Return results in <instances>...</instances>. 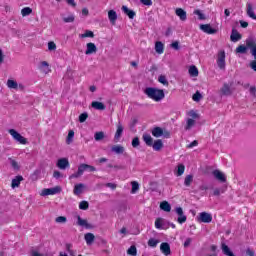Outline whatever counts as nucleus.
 <instances>
[{
  "mask_svg": "<svg viewBox=\"0 0 256 256\" xmlns=\"http://www.w3.org/2000/svg\"><path fill=\"white\" fill-rule=\"evenodd\" d=\"M157 245H159V240L155 238H150L148 240V247H157Z\"/></svg>",
  "mask_w": 256,
  "mask_h": 256,
  "instance_id": "nucleus-45",
  "label": "nucleus"
},
{
  "mask_svg": "<svg viewBox=\"0 0 256 256\" xmlns=\"http://www.w3.org/2000/svg\"><path fill=\"white\" fill-rule=\"evenodd\" d=\"M160 209L162 211H165L166 213H170L171 212V204H169V202H167V201H163L160 204Z\"/></svg>",
  "mask_w": 256,
  "mask_h": 256,
  "instance_id": "nucleus-31",
  "label": "nucleus"
},
{
  "mask_svg": "<svg viewBox=\"0 0 256 256\" xmlns=\"http://www.w3.org/2000/svg\"><path fill=\"white\" fill-rule=\"evenodd\" d=\"M194 15H198L200 21H205V14H203L201 10H195Z\"/></svg>",
  "mask_w": 256,
  "mask_h": 256,
  "instance_id": "nucleus-52",
  "label": "nucleus"
},
{
  "mask_svg": "<svg viewBox=\"0 0 256 256\" xmlns=\"http://www.w3.org/2000/svg\"><path fill=\"white\" fill-rule=\"evenodd\" d=\"M62 20L64 23H73L75 21V15L70 14L69 16L64 17Z\"/></svg>",
  "mask_w": 256,
  "mask_h": 256,
  "instance_id": "nucleus-49",
  "label": "nucleus"
},
{
  "mask_svg": "<svg viewBox=\"0 0 256 256\" xmlns=\"http://www.w3.org/2000/svg\"><path fill=\"white\" fill-rule=\"evenodd\" d=\"M111 151L116 153V155H123V153H125V148L121 145H114L112 146Z\"/></svg>",
  "mask_w": 256,
  "mask_h": 256,
  "instance_id": "nucleus-23",
  "label": "nucleus"
},
{
  "mask_svg": "<svg viewBox=\"0 0 256 256\" xmlns=\"http://www.w3.org/2000/svg\"><path fill=\"white\" fill-rule=\"evenodd\" d=\"M48 49H49V51H55V49H57V44H55V42H53V41H50L48 43Z\"/></svg>",
  "mask_w": 256,
  "mask_h": 256,
  "instance_id": "nucleus-57",
  "label": "nucleus"
},
{
  "mask_svg": "<svg viewBox=\"0 0 256 256\" xmlns=\"http://www.w3.org/2000/svg\"><path fill=\"white\" fill-rule=\"evenodd\" d=\"M91 107L92 109H96V111H105L106 106L103 102H99V101H93L91 103Z\"/></svg>",
  "mask_w": 256,
  "mask_h": 256,
  "instance_id": "nucleus-16",
  "label": "nucleus"
},
{
  "mask_svg": "<svg viewBox=\"0 0 256 256\" xmlns=\"http://www.w3.org/2000/svg\"><path fill=\"white\" fill-rule=\"evenodd\" d=\"M131 185H132V189H131L132 194H135L136 192L139 191V183L137 181L131 182Z\"/></svg>",
  "mask_w": 256,
  "mask_h": 256,
  "instance_id": "nucleus-46",
  "label": "nucleus"
},
{
  "mask_svg": "<svg viewBox=\"0 0 256 256\" xmlns=\"http://www.w3.org/2000/svg\"><path fill=\"white\" fill-rule=\"evenodd\" d=\"M121 135H123V124H121V122H119L117 124V130L115 133V139H119L121 137Z\"/></svg>",
  "mask_w": 256,
  "mask_h": 256,
  "instance_id": "nucleus-33",
  "label": "nucleus"
},
{
  "mask_svg": "<svg viewBox=\"0 0 256 256\" xmlns=\"http://www.w3.org/2000/svg\"><path fill=\"white\" fill-rule=\"evenodd\" d=\"M212 175L215 177V179H217L221 183H227V177L220 170H214L212 172Z\"/></svg>",
  "mask_w": 256,
  "mask_h": 256,
  "instance_id": "nucleus-9",
  "label": "nucleus"
},
{
  "mask_svg": "<svg viewBox=\"0 0 256 256\" xmlns=\"http://www.w3.org/2000/svg\"><path fill=\"white\" fill-rule=\"evenodd\" d=\"M142 139L144 143L147 145V147L153 146V137H151V134L144 133Z\"/></svg>",
  "mask_w": 256,
  "mask_h": 256,
  "instance_id": "nucleus-20",
  "label": "nucleus"
},
{
  "mask_svg": "<svg viewBox=\"0 0 256 256\" xmlns=\"http://www.w3.org/2000/svg\"><path fill=\"white\" fill-rule=\"evenodd\" d=\"M10 165L11 167H13L15 170L19 169V164L17 163V161H15L14 159H10Z\"/></svg>",
  "mask_w": 256,
  "mask_h": 256,
  "instance_id": "nucleus-60",
  "label": "nucleus"
},
{
  "mask_svg": "<svg viewBox=\"0 0 256 256\" xmlns=\"http://www.w3.org/2000/svg\"><path fill=\"white\" fill-rule=\"evenodd\" d=\"M8 133H10L11 137H13L17 143H20V145H27V138L23 137L17 130L10 129L8 130Z\"/></svg>",
  "mask_w": 256,
  "mask_h": 256,
  "instance_id": "nucleus-2",
  "label": "nucleus"
},
{
  "mask_svg": "<svg viewBox=\"0 0 256 256\" xmlns=\"http://www.w3.org/2000/svg\"><path fill=\"white\" fill-rule=\"evenodd\" d=\"M200 29L203 33H207V35H215L217 33V29L211 27V24H201Z\"/></svg>",
  "mask_w": 256,
  "mask_h": 256,
  "instance_id": "nucleus-7",
  "label": "nucleus"
},
{
  "mask_svg": "<svg viewBox=\"0 0 256 256\" xmlns=\"http://www.w3.org/2000/svg\"><path fill=\"white\" fill-rule=\"evenodd\" d=\"M108 19L112 25L117 23V12L115 10L108 11Z\"/></svg>",
  "mask_w": 256,
  "mask_h": 256,
  "instance_id": "nucleus-21",
  "label": "nucleus"
},
{
  "mask_svg": "<svg viewBox=\"0 0 256 256\" xmlns=\"http://www.w3.org/2000/svg\"><path fill=\"white\" fill-rule=\"evenodd\" d=\"M247 49H249V47L247 46V39H246V46L245 45H239L236 48V53H241L242 55H244L245 53H247Z\"/></svg>",
  "mask_w": 256,
  "mask_h": 256,
  "instance_id": "nucleus-34",
  "label": "nucleus"
},
{
  "mask_svg": "<svg viewBox=\"0 0 256 256\" xmlns=\"http://www.w3.org/2000/svg\"><path fill=\"white\" fill-rule=\"evenodd\" d=\"M191 183H193V175H187L184 179L185 187H191Z\"/></svg>",
  "mask_w": 256,
  "mask_h": 256,
  "instance_id": "nucleus-38",
  "label": "nucleus"
},
{
  "mask_svg": "<svg viewBox=\"0 0 256 256\" xmlns=\"http://www.w3.org/2000/svg\"><path fill=\"white\" fill-rule=\"evenodd\" d=\"M153 137L159 138L163 137V128L161 127H154L151 131Z\"/></svg>",
  "mask_w": 256,
  "mask_h": 256,
  "instance_id": "nucleus-27",
  "label": "nucleus"
},
{
  "mask_svg": "<svg viewBox=\"0 0 256 256\" xmlns=\"http://www.w3.org/2000/svg\"><path fill=\"white\" fill-rule=\"evenodd\" d=\"M192 99H193V101H196L197 103H199V101H201V99H203V95H201V92L196 91V93L193 94Z\"/></svg>",
  "mask_w": 256,
  "mask_h": 256,
  "instance_id": "nucleus-48",
  "label": "nucleus"
},
{
  "mask_svg": "<svg viewBox=\"0 0 256 256\" xmlns=\"http://www.w3.org/2000/svg\"><path fill=\"white\" fill-rule=\"evenodd\" d=\"M199 223H211L213 221V216L207 212H201L197 217Z\"/></svg>",
  "mask_w": 256,
  "mask_h": 256,
  "instance_id": "nucleus-5",
  "label": "nucleus"
},
{
  "mask_svg": "<svg viewBox=\"0 0 256 256\" xmlns=\"http://www.w3.org/2000/svg\"><path fill=\"white\" fill-rule=\"evenodd\" d=\"M65 249H66L67 253L69 254V256H75V252L73 251V244L67 243L65 245Z\"/></svg>",
  "mask_w": 256,
  "mask_h": 256,
  "instance_id": "nucleus-40",
  "label": "nucleus"
},
{
  "mask_svg": "<svg viewBox=\"0 0 256 256\" xmlns=\"http://www.w3.org/2000/svg\"><path fill=\"white\" fill-rule=\"evenodd\" d=\"M7 87L8 89H18L19 84L17 83V81L9 79L7 81Z\"/></svg>",
  "mask_w": 256,
  "mask_h": 256,
  "instance_id": "nucleus-36",
  "label": "nucleus"
},
{
  "mask_svg": "<svg viewBox=\"0 0 256 256\" xmlns=\"http://www.w3.org/2000/svg\"><path fill=\"white\" fill-rule=\"evenodd\" d=\"M145 95L149 97V99H152L153 101L159 102L162 101V99H165V92L161 89L153 88V87H147L144 90Z\"/></svg>",
  "mask_w": 256,
  "mask_h": 256,
  "instance_id": "nucleus-1",
  "label": "nucleus"
},
{
  "mask_svg": "<svg viewBox=\"0 0 256 256\" xmlns=\"http://www.w3.org/2000/svg\"><path fill=\"white\" fill-rule=\"evenodd\" d=\"M95 141H102V139H105V133L103 131L96 132L94 135Z\"/></svg>",
  "mask_w": 256,
  "mask_h": 256,
  "instance_id": "nucleus-41",
  "label": "nucleus"
},
{
  "mask_svg": "<svg viewBox=\"0 0 256 256\" xmlns=\"http://www.w3.org/2000/svg\"><path fill=\"white\" fill-rule=\"evenodd\" d=\"M81 39H87L89 37L90 39H93L95 37V33L91 30H86L85 33L80 35Z\"/></svg>",
  "mask_w": 256,
  "mask_h": 256,
  "instance_id": "nucleus-37",
  "label": "nucleus"
},
{
  "mask_svg": "<svg viewBox=\"0 0 256 256\" xmlns=\"http://www.w3.org/2000/svg\"><path fill=\"white\" fill-rule=\"evenodd\" d=\"M95 53H97V46L95 45V43L93 42L87 43L85 55H93Z\"/></svg>",
  "mask_w": 256,
  "mask_h": 256,
  "instance_id": "nucleus-10",
  "label": "nucleus"
},
{
  "mask_svg": "<svg viewBox=\"0 0 256 256\" xmlns=\"http://www.w3.org/2000/svg\"><path fill=\"white\" fill-rule=\"evenodd\" d=\"M127 254L137 256V247H135V245L130 246V248L127 250Z\"/></svg>",
  "mask_w": 256,
  "mask_h": 256,
  "instance_id": "nucleus-43",
  "label": "nucleus"
},
{
  "mask_svg": "<svg viewBox=\"0 0 256 256\" xmlns=\"http://www.w3.org/2000/svg\"><path fill=\"white\" fill-rule=\"evenodd\" d=\"M87 171V164H80L78 167V172L83 175Z\"/></svg>",
  "mask_w": 256,
  "mask_h": 256,
  "instance_id": "nucleus-55",
  "label": "nucleus"
},
{
  "mask_svg": "<svg viewBox=\"0 0 256 256\" xmlns=\"http://www.w3.org/2000/svg\"><path fill=\"white\" fill-rule=\"evenodd\" d=\"M193 127H195V120L188 118L186 121L185 131H190Z\"/></svg>",
  "mask_w": 256,
  "mask_h": 256,
  "instance_id": "nucleus-35",
  "label": "nucleus"
},
{
  "mask_svg": "<svg viewBox=\"0 0 256 256\" xmlns=\"http://www.w3.org/2000/svg\"><path fill=\"white\" fill-rule=\"evenodd\" d=\"M158 81L159 83H161L162 85H169V82L167 81V77H165L164 75H160L158 77Z\"/></svg>",
  "mask_w": 256,
  "mask_h": 256,
  "instance_id": "nucleus-51",
  "label": "nucleus"
},
{
  "mask_svg": "<svg viewBox=\"0 0 256 256\" xmlns=\"http://www.w3.org/2000/svg\"><path fill=\"white\" fill-rule=\"evenodd\" d=\"M247 47L250 49L251 55L254 56V60L250 62V65H256V42L252 38H248Z\"/></svg>",
  "mask_w": 256,
  "mask_h": 256,
  "instance_id": "nucleus-3",
  "label": "nucleus"
},
{
  "mask_svg": "<svg viewBox=\"0 0 256 256\" xmlns=\"http://www.w3.org/2000/svg\"><path fill=\"white\" fill-rule=\"evenodd\" d=\"M73 137H75V132L73 130H70L68 132V136L66 139V143L69 145L70 143H73Z\"/></svg>",
  "mask_w": 256,
  "mask_h": 256,
  "instance_id": "nucleus-42",
  "label": "nucleus"
},
{
  "mask_svg": "<svg viewBox=\"0 0 256 256\" xmlns=\"http://www.w3.org/2000/svg\"><path fill=\"white\" fill-rule=\"evenodd\" d=\"M56 223H67V217L59 216L56 218Z\"/></svg>",
  "mask_w": 256,
  "mask_h": 256,
  "instance_id": "nucleus-59",
  "label": "nucleus"
},
{
  "mask_svg": "<svg viewBox=\"0 0 256 256\" xmlns=\"http://www.w3.org/2000/svg\"><path fill=\"white\" fill-rule=\"evenodd\" d=\"M226 191H227V187L215 188V189L213 190L212 195H213L214 197H219V196L223 195V193H225Z\"/></svg>",
  "mask_w": 256,
  "mask_h": 256,
  "instance_id": "nucleus-28",
  "label": "nucleus"
},
{
  "mask_svg": "<svg viewBox=\"0 0 256 256\" xmlns=\"http://www.w3.org/2000/svg\"><path fill=\"white\" fill-rule=\"evenodd\" d=\"M231 87H233V82H230L229 84L224 83L223 87L221 88L222 95L229 96L233 93L231 90Z\"/></svg>",
  "mask_w": 256,
  "mask_h": 256,
  "instance_id": "nucleus-11",
  "label": "nucleus"
},
{
  "mask_svg": "<svg viewBox=\"0 0 256 256\" xmlns=\"http://www.w3.org/2000/svg\"><path fill=\"white\" fill-rule=\"evenodd\" d=\"M221 250H222L223 255H226V256H235V254L233 253V251H231V248H229V246H227V244H225V243H222V244H221Z\"/></svg>",
  "mask_w": 256,
  "mask_h": 256,
  "instance_id": "nucleus-19",
  "label": "nucleus"
},
{
  "mask_svg": "<svg viewBox=\"0 0 256 256\" xmlns=\"http://www.w3.org/2000/svg\"><path fill=\"white\" fill-rule=\"evenodd\" d=\"M141 145V141L139 140V137H135L132 140V147L137 148Z\"/></svg>",
  "mask_w": 256,
  "mask_h": 256,
  "instance_id": "nucleus-54",
  "label": "nucleus"
},
{
  "mask_svg": "<svg viewBox=\"0 0 256 256\" xmlns=\"http://www.w3.org/2000/svg\"><path fill=\"white\" fill-rule=\"evenodd\" d=\"M84 239L87 245H93V241H95V235L93 233H86Z\"/></svg>",
  "mask_w": 256,
  "mask_h": 256,
  "instance_id": "nucleus-29",
  "label": "nucleus"
},
{
  "mask_svg": "<svg viewBox=\"0 0 256 256\" xmlns=\"http://www.w3.org/2000/svg\"><path fill=\"white\" fill-rule=\"evenodd\" d=\"M140 2L142 3V5H146L148 7L153 5V1L152 0H140Z\"/></svg>",
  "mask_w": 256,
  "mask_h": 256,
  "instance_id": "nucleus-61",
  "label": "nucleus"
},
{
  "mask_svg": "<svg viewBox=\"0 0 256 256\" xmlns=\"http://www.w3.org/2000/svg\"><path fill=\"white\" fill-rule=\"evenodd\" d=\"M225 63V51H220L218 53L217 65H223Z\"/></svg>",
  "mask_w": 256,
  "mask_h": 256,
  "instance_id": "nucleus-32",
  "label": "nucleus"
},
{
  "mask_svg": "<svg viewBox=\"0 0 256 256\" xmlns=\"http://www.w3.org/2000/svg\"><path fill=\"white\" fill-rule=\"evenodd\" d=\"M160 251H161V253H163V255L169 256V255H171V246L169 245V243L163 242L160 245Z\"/></svg>",
  "mask_w": 256,
  "mask_h": 256,
  "instance_id": "nucleus-12",
  "label": "nucleus"
},
{
  "mask_svg": "<svg viewBox=\"0 0 256 256\" xmlns=\"http://www.w3.org/2000/svg\"><path fill=\"white\" fill-rule=\"evenodd\" d=\"M83 189H85V184L83 183L76 184L73 190L74 195H81V193H83Z\"/></svg>",
  "mask_w": 256,
  "mask_h": 256,
  "instance_id": "nucleus-25",
  "label": "nucleus"
},
{
  "mask_svg": "<svg viewBox=\"0 0 256 256\" xmlns=\"http://www.w3.org/2000/svg\"><path fill=\"white\" fill-rule=\"evenodd\" d=\"M242 38H243V36L241 35V33H239V31H237V29L233 28L231 36H230L231 41L233 43H237V41H241Z\"/></svg>",
  "mask_w": 256,
  "mask_h": 256,
  "instance_id": "nucleus-13",
  "label": "nucleus"
},
{
  "mask_svg": "<svg viewBox=\"0 0 256 256\" xmlns=\"http://www.w3.org/2000/svg\"><path fill=\"white\" fill-rule=\"evenodd\" d=\"M79 209H81L82 211H87V209H89V202L81 201L79 203Z\"/></svg>",
  "mask_w": 256,
  "mask_h": 256,
  "instance_id": "nucleus-47",
  "label": "nucleus"
},
{
  "mask_svg": "<svg viewBox=\"0 0 256 256\" xmlns=\"http://www.w3.org/2000/svg\"><path fill=\"white\" fill-rule=\"evenodd\" d=\"M183 173H185V165L180 164V165H178V167H177V173H176V175H177V177H181V175H183Z\"/></svg>",
  "mask_w": 256,
  "mask_h": 256,
  "instance_id": "nucleus-44",
  "label": "nucleus"
},
{
  "mask_svg": "<svg viewBox=\"0 0 256 256\" xmlns=\"http://www.w3.org/2000/svg\"><path fill=\"white\" fill-rule=\"evenodd\" d=\"M246 7H247L246 13H247L248 17H250V19H254V21H256V14H255V10H253V4L247 3Z\"/></svg>",
  "mask_w": 256,
  "mask_h": 256,
  "instance_id": "nucleus-14",
  "label": "nucleus"
},
{
  "mask_svg": "<svg viewBox=\"0 0 256 256\" xmlns=\"http://www.w3.org/2000/svg\"><path fill=\"white\" fill-rule=\"evenodd\" d=\"M177 17H179L180 21H187V12L182 8H177L175 10Z\"/></svg>",
  "mask_w": 256,
  "mask_h": 256,
  "instance_id": "nucleus-17",
  "label": "nucleus"
},
{
  "mask_svg": "<svg viewBox=\"0 0 256 256\" xmlns=\"http://www.w3.org/2000/svg\"><path fill=\"white\" fill-rule=\"evenodd\" d=\"M39 69H40V71H42V73H46V74L49 73V71H51L49 69V65H40Z\"/></svg>",
  "mask_w": 256,
  "mask_h": 256,
  "instance_id": "nucleus-56",
  "label": "nucleus"
},
{
  "mask_svg": "<svg viewBox=\"0 0 256 256\" xmlns=\"http://www.w3.org/2000/svg\"><path fill=\"white\" fill-rule=\"evenodd\" d=\"M246 255L255 256V251H253V249H251V248H247Z\"/></svg>",
  "mask_w": 256,
  "mask_h": 256,
  "instance_id": "nucleus-63",
  "label": "nucleus"
},
{
  "mask_svg": "<svg viewBox=\"0 0 256 256\" xmlns=\"http://www.w3.org/2000/svg\"><path fill=\"white\" fill-rule=\"evenodd\" d=\"M192 239L191 238H187L185 241H184V247H189V245H191L192 243Z\"/></svg>",
  "mask_w": 256,
  "mask_h": 256,
  "instance_id": "nucleus-64",
  "label": "nucleus"
},
{
  "mask_svg": "<svg viewBox=\"0 0 256 256\" xmlns=\"http://www.w3.org/2000/svg\"><path fill=\"white\" fill-rule=\"evenodd\" d=\"M122 11L129 17V19H135V11L128 9L127 6H122Z\"/></svg>",
  "mask_w": 256,
  "mask_h": 256,
  "instance_id": "nucleus-26",
  "label": "nucleus"
},
{
  "mask_svg": "<svg viewBox=\"0 0 256 256\" xmlns=\"http://www.w3.org/2000/svg\"><path fill=\"white\" fill-rule=\"evenodd\" d=\"M188 73H189L190 77H198L199 69H197V66H195V65L190 66Z\"/></svg>",
  "mask_w": 256,
  "mask_h": 256,
  "instance_id": "nucleus-30",
  "label": "nucleus"
},
{
  "mask_svg": "<svg viewBox=\"0 0 256 256\" xmlns=\"http://www.w3.org/2000/svg\"><path fill=\"white\" fill-rule=\"evenodd\" d=\"M57 193H61V187L56 186L54 188H45L42 190V197H47V195H57Z\"/></svg>",
  "mask_w": 256,
  "mask_h": 256,
  "instance_id": "nucleus-4",
  "label": "nucleus"
},
{
  "mask_svg": "<svg viewBox=\"0 0 256 256\" xmlns=\"http://www.w3.org/2000/svg\"><path fill=\"white\" fill-rule=\"evenodd\" d=\"M88 117H89V114H87V112H84V113L80 114L79 122L80 123H85L87 121Z\"/></svg>",
  "mask_w": 256,
  "mask_h": 256,
  "instance_id": "nucleus-50",
  "label": "nucleus"
},
{
  "mask_svg": "<svg viewBox=\"0 0 256 256\" xmlns=\"http://www.w3.org/2000/svg\"><path fill=\"white\" fill-rule=\"evenodd\" d=\"M21 181H23V176L21 175H18L14 179H12V183H11L12 189L19 187V185H21Z\"/></svg>",
  "mask_w": 256,
  "mask_h": 256,
  "instance_id": "nucleus-24",
  "label": "nucleus"
},
{
  "mask_svg": "<svg viewBox=\"0 0 256 256\" xmlns=\"http://www.w3.org/2000/svg\"><path fill=\"white\" fill-rule=\"evenodd\" d=\"M163 219L157 218L155 221V227L156 229H163Z\"/></svg>",
  "mask_w": 256,
  "mask_h": 256,
  "instance_id": "nucleus-53",
  "label": "nucleus"
},
{
  "mask_svg": "<svg viewBox=\"0 0 256 256\" xmlns=\"http://www.w3.org/2000/svg\"><path fill=\"white\" fill-rule=\"evenodd\" d=\"M151 147L154 149V151H161L163 149V140H155Z\"/></svg>",
  "mask_w": 256,
  "mask_h": 256,
  "instance_id": "nucleus-22",
  "label": "nucleus"
},
{
  "mask_svg": "<svg viewBox=\"0 0 256 256\" xmlns=\"http://www.w3.org/2000/svg\"><path fill=\"white\" fill-rule=\"evenodd\" d=\"M56 165H57L58 169H62L63 171L65 169H69V167H70L69 159H67V158H60V159H58Z\"/></svg>",
  "mask_w": 256,
  "mask_h": 256,
  "instance_id": "nucleus-8",
  "label": "nucleus"
},
{
  "mask_svg": "<svg viewBox=\"0 0 256 256\" xmlns=\"http://www.w3.org/2000/svg\"><path fill=\"white\" fill-rule=\"evenodd\" d=\"M189 117H192V119H199V114L195 112L194 110H190L188 113Z\"/></svg>",
  "mask_w": 256,
  "mask_h": 256,
  "instance_id": "nucleus-58",
  "label": "nucleus"
},
{
  "mask_svg": "<svg viewBox=\"0 0 256 256\" xmlns=\"http://www.w3.org/2000/svg\"><path fill=\"white\" fill-rule=\"evenodd\" d=\"M33 13V9L30 7H25L21 10L22 17H27L28 15H31Z\"/></svg>",
  "mask_w": 256,
  "mask_h": 256,
  "instance_id": "nucleus-39",
  "label": "nucleus"
},
{
  "mask_svg": "<svg viewBox=\"0 0 256 256\" xmlns=\"http://www.w3.org/2000/svg\"><path fill=\"white\" fill-rule=\"evenodd\" d=\"M77 225H79L80 227H85V229H93V225L89 224V222L81 218V216L77 217Z\"/></svg>",
  "mask_w": 256,
  "mask_h": 256,
  "instance_id": "nucleus-15",
  "label": "nucleus"
},
{
  "mask_svg": "<svg viewBox=\"0 0 256 256\" xmlns=\"http://www.w3.org/2000/svg\"><path fill=\"white\" fill-rule=\"evenodd\" d=\"M175 213L178 214L177 222L180 223V225H183V223H185L187 221V216L183 213V208L176 207Z\"/></svg>",
  "mask_w": 256,
  "mask_h": 256,
  "instance_id": "nucleus-6",
  "label": "nucleus"
},
{
  "mask_svg": "<svg viewBox=\"0 0 256 256\" xmlns=\"http://www.w3.org/2000/svg\"><path fill=\"white\" fill-rule=\"evenodd\" d=\"M155 51L156 53H158V55H163V53L165 52V45L163 44V42L157 41L155 43Z\"/></svg>",
  "mask_w": 256,
  "mask_h": 256,
  "instance_id": "nucleus-18",
  "label": "nucleus"
},
{
  "mask_svg": "<svg viewBox=\"0 0 256 256\" xmlns=\"http://www.w3.org/2000/svg\"><path fill=\"white\" fill-rule=\"evenodd\" d=\"M82 174L77 171L76 173L69 176V179H78V177H81Z\"/></svg>",
  "mask_w": 256,
  "mask_h": 256,
  "instance_id": "nucleus-62",
  "label": "nucleus"
}]
</instances>
